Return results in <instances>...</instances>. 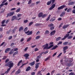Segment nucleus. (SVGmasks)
I'll return each mask as SVG.
<instances>
[{
	"instance_id": "obj_1",
	"label": "nucleus",
	"mask_w": 75,
	"mask_h": 75,
	"mask_svg": "<svg viewBox=\"0 0 75 75\" xmlns=\"http://www.w3.org/2000/svg\"><path fill=\"white\" fill-rule=\"evenodd\" d=\"M13 66L14 63H13V62H12L11 61L8 62V63L5 64V67H9V68L7 70H9L8 72H9V71L10 70L11 68L13 67Z\"/></svg>"
},
{
	"instance_id": "obj_2",
	"label": "nucleus",
	"mask_w": 75,
	"mask_h": 75,
	"mask_svg": "<svg viewBox=\"0 0 75 75\" xmlns=\"http://www.w3.org/2000/svg\"><path fill=\"white\" fill-rule=\"evenodd\" d=\"M54 45H52L48 47V44L47 43L46 45H45V47H44L43 50H45V49H47V50H49V49H50L51 48H52V47Z\"/></svg>"
},
{
	"instance_id": "obj_3",
	"label": "nucleus",
	"mask_w": 75,
	"mask_h": 75,
	"mask_svg": "<svg viewBox=\"0 0 75 75\" xmlns=\"http://www.w3.org/2000/svg\"><path fill=\"white\" fill-rule=\"evenodd\" d=\"M14 12L13 11L12 12H9L7 14V16L6 17H8V16L10 17L11 16H12L14 15Z\"/></svg>"
},
{
	"instance_id": "obj_4",
	"label": "nucleus",
	"mask_w": 75,
	"mask_h": 75,
	"mask_svg": "<svg viewBox=\"0 0 75 75\" xmlns=\"http://www.w3.org/2000/svg\"><path fill=\"white\" fill-rule=\"evenodd\" d=\"M55 0H51L50 1L48 2L47 3V5H50L51 4V3L52 2V4H53V3H54V2H55Z\"/></svg>"
},
{
	"instance_id": "obj_5",
	"label": "nucleus",
	"mask_w": 75,
	"mask_h": 75,
	"mask_svg": "<svg viewBox=\"0 0 75 75\" xmlns=\"http://www.w3.org/2000/svg\"><path fill=\"white\" fill-rule=\"evenodd\" d=\"M66 7V6L65 5L62 6H61L58 7L57 9L58 10H61V9H62V8H64V7Z\"/></svg>"
},
{
	"instance_id": "obj_6",
	"label": "nucleus",
	"mask_w": 75,
	"mask_h": 75,
	"mask_svg": "<svg viewBox=\"0 0 75 75\" xmlns=\"http://www.w3.org/2000/svg\"><path fill=\"white\" fill-rule=\"evenodd\" d=\"M55 33H56V30H53V31L51 32L50 33V35L51 36L53 35H54V34H55Z\"/></svg>"
},
{
	"instance_id": "obj_7",
	"label": "nucleus",
	"mask_w": 75,
	"mask_h": 75,
	"mask_svg": "<svg viewBox=\"0 0 75 75\" xmlns=\"http://www.w3.org/2000/svg\"><path fill=\"white\" fill-rule=\"evenodd\" d=\"M23 57H26L25 59H28V57H29V54H25L24 55Z\"/></svg>"
},
{
	"instance_id": "obj_8",
	"label": "nucleus",
	"mask_w": 75,
	"mask_h": 75,
	"mask_svg": "<svg viewBox=\"0 0 75 75\" xmlns=\"http://www.w3.org/2000/svg\"><path fill=\"white\" fill-rule=\"evenodd\" d=\"M20 72H21V70L20 69H18L17 72H16L15 74L17 75L19 74Z\"/></svg>"
},
{
	"instance_id": "obj_9",
	"label": "nucleus",
	"mask_w": 75,
	"mask_h": 75,
	"mask_svg": "<svg viewBox=\"0 0 75 75\" xmlns=\"http://www.w3.org/2000/svg\"><path fill=\"white\" fill-rule=\"evenodd\" d=\"M55 7V4H53L52 6L50 8L49 10H51L53 9L54 7Z\"/></svg>"
},
{
	"instance_id": "obj_10",
	"label": "nucleus",
	"mask_w": 75,
	"mask_h": 75,
	"mask_svg": "<svg viewBox=\"0 0 75 75\" xmlns=\"http://www.w3.org/2000/svg\"><path fill=\"white\" fill-rule=\"evenodd\" d=\"M72 65H73V63H69L68 64H67V67H71V66H72Z\"/></svg>"
},
{
	"instance_id": "obj_11",
	"label": "nucleus",
	"mask_w": 75,
	"mask_h": 75,
	"mask_svg": "<svg viewBox=\"0 0 75 75\" xmlns=\"http://www.w3.org/2000/svg\"><path fill=\"white\" fill-rule=\"evenodd\" d=\"M69 25H64L63 27V29H65L66 28H67L68 26Z\"/></svg>"
},
{
	"instance_id": "obj_12",
	"label": "nucleus",
	"mask_w": 75,
	"mask_h": 75,
	"mask_svg": "<svg viewBox=\"0 0 75 75\" xmlns=\"http://www.w3.org/2000/svg\"><path fill=\"white\" fill-rule=\"evenodd\" d=\"M30 69H31V67L30 66L28 67L26 69V72L28 71Z\"/></svg>"
},
{
	"instance_id": "obj_13",
	"label": "nucleus",
	"mask_w": 75,
	"mask_h": 75,
	"mask_svg": "<svg viewBox=\"0 0 75 75\" xmlns=\"http://www.w3.org/2000/svg\"><path fill=\"white\" fill-rule=\"evenodd\" d=\"M58 46L57 45H56L55 46H54V47L52 49H51L52 50H55V49H56L57 47H58Z\"/></svg>"
},
{
	"instance_id": "obj_14",
	"label": "nucleus",
	"mask_w": 75,
	"mask_h": 75,
	"mask_svg": "<svg viewBox=\"0 0 75 75\" xmlns=\"http://www.w3.org/2000/svg\"><path fill=\"white\" fill-rule=\"evenodd\" d=\"M74 3H75V2L73 1V2H69L68 5H73V4H74Z\"/></svg>"
},
{
	"instance_id": "obj_15",
	"label": "nucleus",
	"mask_w": 75,
	"mask_h": 75,
	"mask_svg": "<svg viewBox=\"0 0 75 75\" xmlns=\"http://www.w3.org/2000/svg\"><path fill=\"white\" fill-rule=\"evenodd\" d=\"M43 13H40L38 15V16L39 17H41L42 16Z\"/></svg>"
},
{
	"instance_id": "obj_16",
	"label": "nucleus",
	"mask_w": 75,
	"mask_h": 75,
	"mask_svg": "<svg viewBox=\"0 0 75 75\" xmlns=\"http://www.w3.org/2000/svg\"><path fill=\"white\" fill-rule=\"evenodd\" d=\"M9 61V59H7L6 60H5V65L6 64H8V63H7V62H8V61Z\"/></svg>"
},
{
	"instance_id": "obj_17",
	"label": "nucleus",
	"mask_w": 75,
	"mask_h": 75,
	"mask_svg": "<svg viewBox=\"0 0 75 75\" xmlns=\"http://www.w3.org/2000/svg\"><path fill=\"white\" fill-rule=\"evenodd\" d=\"M23 30V26H21V27H20L19 29V32H20L21 30Z\"/></svg>"
},
{
	"instance_id": "obj_18",
	"label": "nucleus",
	"mask_w": 75,
	"mask_h": 75,
	"mask_svg": "<svg viewBox=\"0 0 75 75\" xmlns=\"http://www.w3.org/2000/svg\"><path fill=\"white\" fill-rule=\"evenodd\" d=\"M31 66H33L35 64V61H34L30 63V64Z\"/></svg>"
},
{
	"instance_id": "obj_19",
	"label": "nucleus",
	"mask_w": 75,
	"mask_h": 75,
	"mask_svg": "<svg viewBox=\"0 0 75 75\" xmlns=\"http://www.w3.org/2000/svg\"><path fill=\"white\" fill-rule=\"evenodd\" d=\"M10 48H8L6 49V50L5 51V53H7V52L8 51H10Z\"/></svg>"
},
{
	"instance_id": "obj_20",
	"label": "nucleus",
	"mask_w": 75,
	"mask_h": 75,
	"mask_svg": "<svg viewBox=\"0 0 75 75\" xmlns=\"http://www.w3.org/2000/svg\"><path fill=\"white\" fill-rule=\"evenodd\" d=\"M8 71H9V70L8 69V70H7V71H6L5 73L1 74V75H4V74H8Z\"/></svg>"
},
{
	"instance_id": "obj_21",
	"label": "nucleus",
	"mask_w": 75,
	"mask_h": 75,
	"mask_svg": "<svg viewBox=\"0 0 75 75\" xmlns=\"http://www.w3.org/2000/svg\"><path fill=\"white\" fill-rule=\"evenodd\" d=\"M65 13L63 12L60 15V17H62V16H64L65 15Z\"/></svg>"
},
{
	"instance_id": "obj_22",
	"label": "nucleus",
	"mask_w": 75,
	"mask_h": 75,
	"mask_svg": "<svg viewBox=\"0 0 75 75\" xmlns=\"http://www.w3.org/2000/svg\"><path fill=\"white\" fill-rule=\"evenodd\" d=\"M28 63V62H27V63H26L24 64H23L22 65L21 67H20V68H21V67H23V66H24V65H26V64H27Z\"/></svg>"
},
{
	"instance_id": "obj_23",
	"label": "nucleus",
	"mask_w": 75,
	"mask_h": 75,
	"mask_svg": "<svg viewBox=\"0 0 75 75\" xmlns=\"http://www.w3.org/2000/svg\"><path fill=\"white\" fill-rule=\"evenodd\" d=\"M68 60H69V62H72V61H73V59L70 58V59H68Z\"/></svg>"
},
{
	"instance_id": "obj_24",
	"label": "nucleus",
	"mask_w": 75,
	"mask_h": 75,
	"mask_svg": "<svg viewBox=\"0 0 75 75\" xmlns=\"http://www.w3.org/2000/svg\"><path fill=\"white\" fill-rule=\"evenodd\" d=\"M18 51H16L15 52V53H14L13 54V57H14V55H17V54H18Z\"/></svg>"
},
{
	"instance_id": "obj_25",
	"label": "nucleus",
	"mask_w": 75,
	"mask_h": 75,
	"mask_svg": "<svg viewBox=\"0 0 75 75\" xmlns=\"http://www.w3.org/2000/svg\"><path fill=\"white\" fill-rule=\"evenodd\" d=\"M61 39V37H59L58 38H56V41H59V40H60Z\"/></svg>"
},
{
	"instance_id": "obj_26",
	"label": "nucleus",
	"mask_w": 75,
	"mask_h": 75,
	"mask_svg": "<svg viewBox=\"0 0 75 75\" xmlns=\"http://www.w3.org/2000/svg\"><path fill=\"white\" fill-rule=\"evenodd\" d=\"M14 20H15V16H12L11 19V21H14Z\"/></svg>"
},
{
	"instance_id": "obj_27",
	"label": "nucleus",
	"mask_w": 75,
	"mask_h": 75,
	"mask_svg": "<svg viewBox=\"0 0 75 75\" xmlns=\"http://www.w3.org/2000/svg\"><path fill=\"white\" fill-rule=\"evenodd\" d=\"M33 34V32L32 31H30L29 33L27 34V35H31Z\"/></svg>"
},
{
	"instance_id": "obj_28",
	"label": "nucleus",
	"mask_w": 75,
	"mask_h": 75,
	"mask_svg": "<svg viewBox=\"0 0 75 75\" xmlns=\"http://www.w3.org/2000/svg\"><path fill=\"white\" fill-rule=\"evenodd\" d=\"M68 48V46H66L63 47V50H67Z\"/></svg>"
},
{
	"instance_id": "obj_29",
	"label": "nucleus",
	"mask_w": 75,
	"mask_h": 75,
	"mask_svg": "<svg viewBox=\"0 0 75 75\" xmlns=\"http://www.w3.org/2000/svg\"><path fill=\"white\" fill-rule=\"evenodd\" d=\"M68 42H65L64 43H63V45H68Z\"/></svg>"
},
{
	"instance_id": "obj_30",
	"label": "nucleus",
	"mask_w": 75,
	"mask_h": 75,
	"mask_svg": "<svg viewBox=\"0 0 75 75\" xmlns=\"http://www.w3.org/2000/svg\"><path fill=\"white\" fill-rule=\"evenodd\" d=\"M4 11H5V9H2V11H1L0 13L2 14V13H4Z\"/></svg>"
},
{
	"instance_id": "obj_31",
	"label": "nucleus",
	"mask_w": 75,
	"mask_h": 75,
	"mask_svg": "<svg viewBox=\"0 0 75 75\" xmlns=\"http://www.w3.org/2000/svg\"><path fill=\"white\" fill-rule=\"evenodd\" d=\"M31 40V37H29L27 40V42H29Z\"/></svg>"
},
{
	"instance_id": "obj_32",
	"label": "nucleus",
	"mask_w": 75,
	"mask_h": 75,
	"mask_svg": "<svg viewBox=\"0 0 75 75\" xmlns=\"http://www.w3.org/2000/svg\"><path fill=\"white\" fill-rule=\"evenodd\" d=\"M50 17H51V15H49V16L46 19L47 21H48V20H50Z\"/></svg>"
},
{
	"instance_id": "obj_33",
	"label": "nucleus",
	"mask_w": 75,
	"mask_h": 75,
	"mask_svg": "<svg viewBox=\"0 0 75 75\" xmlns=\"http://www.w3.org/2000/svg\"><path fill=\"white\" fill-rule=\"evenodd\" d=\"M39 25H40V23H36L35 24V26L37 27H38Z\"/></svg>"
},
{
	"instance_id": "obj_34",
	"label": "nucleus",
	"mask_w": 75,
	"mask_h": 75,
	"mask_svg": "<svg viewBox=\"0 0 75 75\" xmlns=\"http://www.w3.org/2000/svg\"><path fill=\"white\" fill-rule=\"evenodd\" d=\"M21 9L20 8H19L16 11V12H20Z\"/></svg>"
},
{
	"instance_id": "obj_35",
	"label": "nucleus",
	"mask_w": 75,
	"mask_h": 75,
	"mask_svg": "<svg viewBox=\"0 0 75 75\" xmlns=\"http://www.w3.org/2000/svg\"><path fill=\"white\" fill-rule=\"evenodd\" d=\"M22 61H22V60H21L18 63V66H19V65H20V63H21V62H22Z\"/></svg>"
},
{
	"instance_id": "obj_36",
	"label": "nucleus",
	"mask_w": 75,
	"mask_h": 75,
	"mask_svg": "<svg viewBox=\"0 0 75 75\" xmlns=\"http://www.w3.org/2000/svg\"><path fill=\"white\" fill-rule=\"evenodd\" d=\"M22 16V14H19L17 15V16L18 18H19V17H21Z\"/></svg>"
},
{
	"instance_id": "obj_37",
	"label": "nucleus",
	"mask_w": 75,
	"mask_h": 75,
	"mask_svg": "<svg viewBox=\"0 0 75 75\" xmlns=\"http://www.w3.org/2000/svg\"><path fill=\"white\" fill-rule=\"evenodd\" d=\"M48 26L49 27H51V26H54V25L52 23H51V24L49 25Z\"/></svg>"
},
{
	"instance_id": "obj_38",
	"label": "nucleus",
	"mask_w": 75,
	"mask_h": 75,
	"mask_svg": "<svg viewBox=\"0 0 75 75\" xmlns=\"http://www.w3.org/2000/svg\"><path fill=\"white\" fill-rule=\"evenodd\" d=\"M35 5V4L33 3V4H31V5H30L29 6L30 7H33V6H34Z\"/></svg>"
},
{
	"instance_id": "obj_39",
	"label": "nucleus",
	"mask_w": 75,
	"mask_h": 75,
	"mask_svg": "<svg viewBox=\"0 0 75 75\" xmlns=\"http://www.w3.org/2000/svg\"><path fill=\"white\" fill-rule=\"evenodd\" d=\"M72 38V35H70L69 37H68L67 38L68 39H71Z\"/></svg>"
},
{
	"instance_id": "obj_40",
	"label": "nucleus",
	"mask_w": 75,
	"mask_h": 75,
	"mask_svg": "<svg viewBox=\"0 0 75 75\" xmlns=\"http://www.w3.org/2000/svg\"><path fill=\"white\" fill-rule=\"evenodd\" d=\"M41 58V56L40 55H39L37 56V59H40V58Z\"/></svg>"
},
{
	"instance_id": "obj_41",
	"label": "nucleus",
	"mask_w": 75,
	"mask_h": 75,
	"mask_svg": "<svg viewBox=\"0 0 75 75\" xmlns=\"http://www.w3.org/2000/svg\"><path fill=\"white\" fill-rule=\"evenodd\" d=\"M64 58L65 59V62H67V61H68V59L67 58V57H65Z\"/></svg>"
},
{
	"instance_id": "obj_42",
	"label": "nucleus",
	"mask_w": 75,
	"mask_h": 75,
	"mask_svg": "<svg viewBox=\"0 0 75 75\" xmlns=\"http://www.w3.org/2000/svg\"><path fill=\"white\" fill-rule=\"evenodd\" d=\"M27 30H28V28L26 27L24 29V32H25V31H27Z\"/></svg>"
},
{
	"instance_id": "obj_43",
	"label": "nucleus",
	"mask_w": 75,
	"mask_h": 75,
	"mask_svg": "<svg viewBox=\"0 0 75 75\" xmlns=\"http://www.w3.org/2000/svg\"><path fill=\"white\" fill-rule=\"evenodd\" d=\"M50 30H53L54 29V26L51 27L50 28Z\"/></svg>"
},
{
	"instance_id": "obj_44",
	"label": "nucleus",
	"mask_w": 75,
	"mask_h": 75,
	"mask_svg": "<svg viewBox=\"0 0 75 75\" xmlns=\"http://www.w3.org/2000/svg\"><path fill=\"white\" fill-rule=\"evenodd\" d=\"M49 33V31H48L47 30L46 32H45V34H48Z\"/></svg>"
},
{
	"instance_id": "obj_45",
	"label": "nucleus",
	"mask_w": 75,
	"mask_h": 75,
	"mask_svg": "<svg viewBox=\"0 0 75 75\" xmlns=\"http://www.w3.org/2000/svg\"><path fill=\"white\" fill-rule=\"evenodd\" d=\"M54 20H55V19H53V18H52L50 20V21H54Z\"/></svg>"
},
{
	"instance_id": "obj_46",
	"label": "nucleus",
	"mask_w": 75,
	"mask_h": 75,
	"mask_svg": "<svg viewBox=\"0 0 75 75\" xmlns=\"http://www.w3.org/2000/svg\"><path fill=\"white\" fill-rule=\"evenodd\" d=\"M46 16H47V15L44 14V15H42V18H44V17H46Z\"/></svg>"
},
{
	"instance_id": "obj_47",
	"label": "nucleus",
	"mask_w": 75,
	"mask_h": 75,
	"mask_svg": "<svg viewBox=\"0 0 75 75\" xmlns=\"http://www.w3.org/2000/svg\"><path fill=\"white\" fill-rule=\"evenodd\" d=\"M69 35V34H67L66 36H65V37L66 38L67 37H68V36Z\"/></svg>"
},
{
	"instance_id": "obj_48",
	"label": "nucleus",
	"mask_w": 75,
	"mask_h": 75,
	"mask_svg": "<svg viewBox=\"0 0 75 75\" xmlns=\"http://www.w3.org/2000/svg\"><path fill=\"white\" fill-rule=\"evenodd\" d=\"M33 22H30L29 23V26H30V25H32V24H33Z\"/></svg>"
},
{
	"instance_id": "obj_49",
	"label": "nucleus",
	"mask_w": 75,
	"mask_h": 75,
	"mask_svg": "<svg viewBox=\"0 0 75 75\" xmlns=\"http://www.w3.org/2000/svg\"><path fill=\"white\" fill-rule=\"evenodd\" d=\"M69 75H75V74L73 73H71L69 74Z\"/></svg>"
},
{
	"instance_id": "obj_50",
	"label": "nucleus",
	"mask_w": 75,
	"mask_h": 75,
	"mask_svg": "<svg viewBox=\"0 0 75 75\" xmlns=\"http://www.w3.org/2000/svg\"><path fill=\"white\" fill-rule=\"evenodd\" d=\"M5 43V42H3L0 45V47H1V46H3L4 44V43Z\"/></svg>"
},
{
	"instance_id": "obj_51",
	"label": "nucleus",
	"mask_w": 75,
	"mask_h": 75,
	"mask_svg": "<svg viewBox=\"0 0 75 75\" xmlns=\"http://www.w3.org/2000/svg\"><path fill=\"white\" fill-rule=\"evenodd\" d=\"M32 2V1H31V0H30L28 3V4H30Z\"/></svg>"
},
{
	"instance_id": "obj_52",
	"label": "nucleus",
	"mask_w": 75,
	"mask_h": 75,
	"mask_svg": "<svg viewBox=\"0 0 75 75\" xmlns=\"http://www.w3.org/2000/svg\"><path fill=\"white\" fill-rule=\"evenodd\" d=\"M4 4L3 3H2L0 5V7H2L3 6H4Z\"/></svg>"
},
{
	"instance_id": "obj_53",
	"label": "nucleus",
	"mask_w": 75,
	"mask_h": 75,
	"mask_svg": "<svg viewBox=\"0 0 75 75\" xmlns=\"http://www.w3.org/2000/svg\"><path fill=\"white\" fill-rule=\"evenodd\" d=\"M35 65H36V66H35V68L36 69H37V68H38V67H39V65H37L36 64H35Z\"/></svg>"
},
{
	"instance_id": "obj_54",
	"label": "nucleus",
	"mask_w": 75,
	"mask_h": 75,
	"mask_svg": "<svg viewBox=\"0 0 75 75\" xmlns=\"http://www.w3.org/2000/svg\"><path fill=\"white\" fill-rule=\"evenodd\" d=\"M40 36H37L35 40H37V39H39V38H40Z\"/></svg>"
},
{
	"instance_id": "obj_55",
	"label": "nucleus",
	"mask_w": 75,
	"mask_h": 75,
	"mask_svg": "<svg viewBox=\"0 0 75 75\" xmlns=\"http://www.w3.org/2000/svg\"><path fill=\"white\" fill-rule=\"evenodd\" d=\"M62 42L60 41L57 44V45H59V44H61V45L62 44Z\"/></svg>"
},
{
	"instance_id": "obj_56",
	"label": "nucleus",
	"mask_w": 75,
	"mask_h": 75,
	"mask_svg": "<svg viewBox=\"0 0 75 75\" xmlns=\"http://www.w3.org/2000/svg\"><path fill=\"white\" fill-rule=\"evenodd\" d=\"M72 13H74V14H75V9H74L72 11Z\"/></svg>"
},
{
	"instance_id": "obj_57",
	"label": "nucleus",
	"mask_w": 75,
	"mask_h": 75,
	"mask_svg": "<svg viewBox=\"0 0 75 75\" xmlns=\"http://www.w3.org/2000/svg\"><path fill=\"white\" fill-rule=\"evenodd\" d=\"M38 50H39L37 48H36L35 49V51H38Z\"/></svg>"
},
{
	"instance_id": "obj_58",
	"label": "nucleus",
	"mask_w": 75,
	"mask_h": 75,
	"mask_svg": "<svg viewBox=\"0 0 75 75\" xmlns=\"http://www.w3.org/2000/svg\"><path fill=\"white\" fill-rule=\"evenodd\" d=\"M6 58H7V56H4L3 57V59H6Z\"/></svg>"
},
{
	"instance_id": "obj_59",
	"label": "nucleus",
	"mask_w": 75,
	"mask_h": 75,
	"mask_svg": "<svg viewBox=\"0 0 75 75\" xmlns=\"http://www.w3.org/2000/svg\"><path fill=\"white\" fill-rule=\"evenodd\" d=\"M28 49V47H26L25 49L24 50V51H26L27 50V49Z\"/></svg>"
},
{
	"instance_id": "obj_60",
	"label": "nucleus",
	"mask_w": 75,
	"mask_h": 75,
	"mask_svg": "<svg viewBox=\"0 0 75 75\" xmlns=\"http://www.w3.org/2000/svg\"><path fill=\"white\" fill-rule=\"evenodd\" d=\"M16 10V8H13L11 9V11H12L13 10Z\"/></svg>"
},
{
	"instance_id": "obj_61",
	"label": "nucleus",
	"mask_w": 75,
	"mask_h": 75,
	"mask_svg": "<svg viewBox=\"0 0 75 75\" xmlns=\"http://www.w3.org/2000/svg\"><path fill=\"white\" fill-rule=\"evenodd\" d=\"M24 41V38H21V42H23Z\"/></svg>"
},
{
	"instance_id": "obj_62",
	"label": "nucleus",
	"mask_w": 75,
	"mask_h": 75,
	"mask_svg": "<svg viewBox=\"0 0 75 75\" xmlns=\"http://www.w3.org/2000/svg\"><path fill=\"white\" fill-rule=\"evenodd\" d=\"M24 22L25 23H26L28 22V20H25L24 21Z\"/></svg>"
},
{
	"instance_id": "obj_63",
	"label": "nucleus",
	"mask_w": 75,
	"mask_h": 75,
	"mask_svg": "<svg viewBox=\"0 0 75 75\" xmlns=\"http://www.w3.org/2000/svg\"><path fill=\"white\" fill-rule=\"evenodd\" d=\"M14 51H18V48H16L15 49H14Z\"/></svg>"
},
{
	"instance_id": "obj_64",
	"label": "nucleus",
	"mask_w": 75,
	"mask_h": 75,
	"mask_svg": "<svg viewBox=\"0 0 75 75\" xmlns=\"http://www.w3.org/2000/svg\"><path fill=\"white\" fill-rule=\"evenodd\" d=\"M35 73L34 72H33L31 74V75H35Z\"/></svg>"
}]
</instances>
